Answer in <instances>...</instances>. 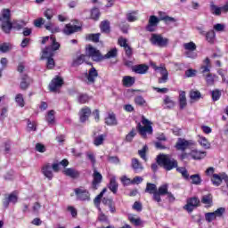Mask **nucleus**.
<instances>
[{
	"instance_id": "obj_19",
	"label": "nucleus",
	"mask_w": 228,
	"mask_h": 228,
	"mask_svg": "<svg viewBox=\"0 0 228 228\" xmlns=\"http://www.w3.org/2000/svg\"><path fill=\"white\" fill-rule=\"evenodd\" d=\"M156 72H159L162 76V77L159 78V83H167V81H168V71L167 70V68L159 66Z\"/></svg>"
},
{
	"instance_id": "obj_30",
	"label": "nucleus",
	"mask_w": 228,
	"mask_h": 228,
	"mask_svg": "<svg viewBox=\"0 0 228 228\" xmlns=\"http://www.w3.org/2000/svg\"><path fill=\"white\" fill-rule=\"evenodd\" d=\"M222 7H218V5L215 4L214 2L210 3V12L212 15L220 17V15H222Z\"/></svg>"
},
{
	"instance_id": "obj_9",
	"label": "nucleus",
	"mask_w": 228,
	"mask_h": 228,
	"mask_svg": "<svg viewBox=\"0 0 228 228\" xmlns=\"http://www.w3.org/2000/svg\"><path fill=\"white\" fill-rule=\"evenodd\" d=\"M168 193V183L163 184L159 187V190L153 195L152 199L155 202H161V195H167Z\"/></svg>"
},
{
	"instance_id": "obj_8",
	"label": "nucleus",
	"mask_w": 228,
	"mask_h": 228,
	"mask_svg": "<svg viewBox=\"0 0 228 228\" xmlns=\"http://www.w3.org/2000/svg\"><path fill=\"white\" fill-rule=\"evenodd\" d=\"M191 145H195V142L193 141H188L186 139L178 138L175 144V149L177 151H182V152H184V151H186V149H190Z\"/></svg>"
},
{
	"instance_id": "obj_63",
	"label": "nucleus",
	"mask_w": 228,
	"mask_h": 228,
	"mask_svg": "<svg viewBox=\"0 0 228 228\" xmlns=\"http://www.w3.org/2000/svg\"><path fill=\"white\" fill-rule=\"evenodd\" d=\"M136 136V132L134 130H132L129 134H126V142H133V138Z\"/></svg>"
},
{
	"instance_id": "obj_54",
	"label": "nucleus",
	"mask_w": 228,
	"mask_h": 228,
	"mask_svg": "<svg viewBox=\"0 0 228 228\" xmlns=\"http://www.w3.org/2000/svg\"><path fill=\"white\" fill-rule=\"evenodd\" d=\"M200 92L199 91H191L190 93V98L192 101H199V99H200Z\"/></svg>"
},
{
	"instance_id": "obj_17",
	"label": "nucleus",
	"mask_w": 228,
	"mask_h": 228,
	"mask_svg": "<svg viewBox=\"0 0 228 228\" xmlns=\"http://www.w3.org/2000/svg\"><path fill=\"white\" fill-rule=\"evenodd\" d=\"M92 115V110L88 107H84L79 111V119L80 122L85 123L86 120H88V118Z\"/></svg>"
},
{
	"instance_id": "obj_36",
	"label": "nucleus",
	"mask_w": 228,
	"mask_h": 228,
	"mask_svg": "<svg viewBox=\"0 0 228 228\" xmlns=\"http://www.w3.org/2000/svg\"><path fill=\"white\" fill-rule=\"evenodd\" d=\"M109 188L110 191H112V193H117V191H118V184L117 183V179L115 178V176H112L110 178Z\"/></svg>"
},
{
	"instance_id": "obj_31",
	"label": "nucleus",
	"mask_w": 228,
	"mask_h": 228,
	"mask_svg": "<svg viewBox=\"0 0 228 228\" xmlns=\"http://www.w3.org/2000/svg\"><path fill=\"white\" fill-rule=\"evenodd\" d=\"M201 202L206 205V208H211L213 206V196L211 194L204 195L201 198Z\"/></svg>"
},
{
	"instance_id": "obj_44",
	"label": "nucleus",
	"mask_w": 228,
	"mask_h": 228,
	"mask_svg": "<svg viewBox=\"0 0 228 228\" xmlns=\"http://www.w3.org/2000/svg\"><path fill=\"white\" fill-rule=\"evenodd\" d=\"M128 220L131 222V224H134V225H136L137 227L143 224L140 217H135L134 216H129Z\"/></svg>"
},
{
	"instance_id": "obj_33",
	"label": "nucleus",
	"mask_w": 228,
	"mask_h": 228,
	"mask_svg": "<svg viewBox=\"0 0 228 228\" xmlns=\"http://www.w3.org/2000/svg\"><path fill=\"white\" fill-rule=\"evenodd\" d=\"M106 189H103L99 195H97L94 200L95 208H98V211L101 212V200L102 197H104V192L106 191Z\"/></svg>"
},
{
	"instance_id": "obj_50",
	"label": "nucleus",
	"mask_w": 228,
	"mask_h": 228,
	"mask_svg": "<svg viewBox=\"0 0 228 228\" xmlns=\"http://www.w3.org/2000/svg\"><path fill=\"white\" fill-rule=\"evenodd\" d=\"M56 112L54 110H50L48 111L47 115H46V121L48 122V124H54V114Z\"/></svg>"
},
{
	"instance_id": "obj_29",
	"label": "nucleus",
	"mask_w": 228,
	"mask_h": 228,
	"mask_svg": "<svg viewBox=\"0 0 228 228\" xmlns=\"http://www.w3.org/2000/svg\"><path fill=\"white\" fill-rule=\"evenodd\" d=\"M214 186H220L222 184V181H224V173L218 175V174H214L212 175L211 179Z\"/></svg>"
},
{
	"instance_id": "obj_42",
	"label": "nucleus",
	"mask_w": 228,
	"mask_h": 228,
	"mask_svg": "<svg viewBox=\"0 0 228 228\" xmlns=\"http://www.w3.org/2000/svg\"><path fill=\"white\" fill-rule=\"evenodd\" d=\"M198 142L204 149H209L211 147V144L204 136H199Z\"/></svg>"
},
{
	"instance_id": "obj_4",
	"label": "nucleus",
	"mask_w": 228,
	"mask_h": 228,
	"mask_svg": "<svg viewBox=\"0 0 228 228\" xmlns=\"http://www.w3.org/2000/svg\"><path fill=\"white\" fill-rule=\"evenodd\" d=\"M86 56L91 58L93 61H102V60H104L101 51L97 50V48L94 47L92 45L86 46Z\"/></svg>"
},
{
	"instance_id": "obj_11",
	"label": "nucleus",
	"mask_w": 228,
	"mask_h": 228,
	"mask_svg": "<svg viewBox=\"0 0 228 228\" xmlns=\"http://www.w3.org/2000/svg\"><path fill=\"white\" fill-rule=\"evenodd\" d=\"M159 24V18L157 16L151 15L149 18L148 25L146 26V30L152 33V31H156V28Z\"/></svg>"
},
{
	"instance_id": "obj_7",
	"label": "nucleus",
	"mask_w": 228,
	"mask_h": 228,
	"mask_svg": "<svg viewBox=\"0 0 228 228\" xmlns=\"http://www.w3.org/2000/svg\"><path fill=\"white\" fill-rule=\"evenodd\" d=\"M77 195V200H81L82 202L90 201V191L85 187H78L75 190Z\"/></svg>"
},
{
	"instance_id": "obj_12",
	"label": "nucleus",
	"mask_w": 228,
	"mask_h": 228,
	"mask_svg": "<svg viewBox=\"0 0 228 228\" xmlns=\"http://www.w3.org/2000/svg\"><path fill=\"white\" fill-rule=\"evenodd\" d=\"M63 86V78L60 77H56L52 80V82L49 85V88L51 92H58L60 88Z\"/></svg>"
},
{
	"instance_id": "obj_37",
	"label": "nucleus",
	"mask_w": 228,
	"mask_h": 228,
	"mask_svg": "<svg viewBox=\"0 0 228 228\" xmlns=\"http://www.w3.org/2000/svg\"><path fill=\"white\" fill-rule=\"evenodd\" d=\"M164 104L166 106L165 108H167V110H172V108L175 107V102H174V100H172L170 96L164 97Z\"/></svg>"
},
{
	"instance_id": "obj_45",
	"label": "nucleus",
	"mask_w": 228,
	"mask_h": 228,
	"mask_svg": "<svg viewBox=\"0 0 228 228\" xmlns=\"http://www.w3.org/2000/svg\"><path fill=\"white\" fill-rule=\"evenodd\" d=\"M183 49L187 52L197 51V45L193 42L185 43L183 44Z\"/></svg>"
},
{
	"instance_id": "obj_15",
	"label": "nucleus",
	"mask_w": 228,
	"mask_h": 228,
	"mask_svg": "<svg viewBox=\"0 0 228 228\" xmlns=\"http://www.w3.org/2000/svg\"><path fill=\"white\" fill-rule=\"evenodd\" d=\"M99 76V72H97V69L95 68L92 67L88 73H86V77L87 79V85H94L95 83V78H97Z\"/></svg>"
},
{
	"instance_id": "obj_25",
	"label": "nucleus",
	"mask_w": 228,
	"mask_h": 228,
	"mask_svg": "<svg viewBox=\"0 0 228 228\" xmlns=\"http://www.w3.org/2000/svg\"><path fill=\"white\" fill-rule=\"evenodd\" d=\"M190 156L191 159H204V157L206 156V151H200L199 150H192L190 152Z\"/></svg>"
},
{
	"instance_id": "obj_46",
	"label": "nucleus",
	"mask_w": 228,
	"mask_h": 228,
	"mask_svg": "<svg viewBox=\"0 0 228 228\" xmlns=\"http://www.w3.org/2000/svg\"><path fill=\"white\" fill-rule=\"evenodd\" d=\"M104 138H106V135L101 134L96 137H94V143L96 147H99V145H102L104 143Z\"/></svg>"
},
{
	"instance_id": "obj_35",
	"label": "nucleus",
	"mask_w": 228,
	"mask_h": 228,
	"mask_svg": "<svg viewBox=\"0 0 228 228\" xmlns=\"http://www.w3.org/2000/svg\"><path fill=\"white\" fill-rule=\"evenodd\" d=\"M146 193H150L151 195H155L158 193V187L154 183H148L146 184V189H145Z\"/></svg>"
},
{
	"instance_id": "obj_40",
	"label": "nucleus",
	"mask_w": 228,
	"mask_h": 228,
	"mask_svg": "<svg viewBox=\"0 0 228 228\" xmlns=\"http://www.w3.org/2000/svg\"><path fill=\"white\" fill-rule=\"evenodd\" d=\"M216 37V34L215 33V30H210L206 33V40L208 42V44H215Z\"/></svg>"
},
{
	"instance_id": "obj_39",
	"label": "nucleus",
	"mask_w": 228,
	"mask_h": 228,
	"mask_svg": "<svg viewBox=\"0 0 228 228\" xmlns=\"http://www.w3.org/2000/svg\"><path fill=\"white\" fill-rule=\"evenodd\" d=\"M117 54H118V50L117 48L110 49L107 54L103 56V60H110V58H117Z\"/></svg>"
},
{
	"instance_id": "obj_38",
	"label": "nucleus",
	"mask_w": 228,
	"mask_h": 228,
	"mask_svg": "<svg viewBox=\"0 0 228 228\" xmlns=\"http://www.w3.org/2000/svg\"><path fill=\"white\" fill-rule=\"evenodd\" d=\"M100 29L102 33H110V31H111L110 27V21L108 20L102 21L100 25Z\"/></svg>"
},
{
	"instance_id": "obj_34",
	"label": "nucleus",
	"mask_w": 228,
	"mask_h": 228,
	"mask_svg": "<svg viewBox=\"0 0 228 228\" xmlns=\"http://www.w3.org/2000/svg\"><path fill=\"white\" fill-rule=\"evenodd\" d=\"M132 168L134 172L138 173L141 172V170H143V166H142V163H140L138 159H132Z\"/></svg>"
},
{
	"instance_id": "obj_5",
	"label": "nucleus",
	"mask_w": 228,
	"mask_h": 228,
	"mask_svg": "<svg viewBox=\"0 0 228 228\" xmlns=\"http://www.w3.org/2000/svg\"><path fill=\"white\" fill-rule=\"evenodd\" d=\"M142 124L143 125V126H142ZM142 124L139 123L137 125V129L140 134H142L143 138H145L147 134H152V126L151 125V121L142 117Z\"/></svg>"
},
{
	"instance_id": "obj_59",
	"label": "nucleus",
	"mask_w": 228,
	"mask_h": 228,
	"mask_svg": "<svg viewBox=\"0 0 228 228\" xmlns=\"http://www.w3.org/2000/svg\"><path fill=\"white\" fill-rule=\"evenodd\" d=\"M224 213H225V208H219L216 211H214L216 218H220L221 216H223Z\"/></svg>"
},
{
	"instance_id": "obj_2",
	"label": "nucleus",
	"mask_w": 228,
	"mask_h": 228,
	"mask_svg": "<svg viewBox=\"0 0 228 228\" xmlns=\"http://www.w3.org/2000/svg\"><path fill=\"white\" fill-rule=\"evenodd\" d=\"M157 163L160 167H163L165 170H173V168H177V160L172 159L170 155H159L157 157Z\"/></svg>"
},
{
	"instance_id": "obj_53",
	"label": "nucleus",
	"mask_w": 228,
	"mask_h": 228,
	"mask_svg": "<svg viewBox=\"0 0 228 228\" xmlns=\"http://www.w3.org/2000/svg\"><path fill=\"white\" fill-rule=\"evenodd\" d=\"M101 17V12H99L98 8H94L91 11V19H94V20H97Z\"/></svg>"
},
{
	"instance_id": "obj_21",
	"label": "nucleus",
	"mask_w": 228,
	"mask_h": 228,
	"mask_svg": "<svg viewBox=\"0 0 228 228\" xmlns=\"http://www.w3.org/2000/svg\"><path fill=\"white\" fill-rule=\"evenodd\" d=\"M134 81H136L134 77L125 76V77H123V79H122V85H123V86H126V88H131V86H133L134 85Z\"/></svg>"
},
{
	"instance_id": "obj_6",
	"label": "nucleus",
	"mask_w": 228,
	"mask_h": 228,
	"mask_svg": "<svg viewBox=\"0 0 228 228\" xmlns=\"http://www.w3.org/2000/svg\"><path fill=\"white\" fill-rule=\"evenodd\" d=\"M150 42H151L152 45H156L157 47H167L170 40L167 37H163L161 34H151Z\"/></svg>"
},
{
	"instance_id": "obj_49",
	"label": "nucleus",
	"mask_w": 228,
	"mask_h": 228,
	"mask_svg": "<svg viewBox=\"0 0 228 228\" xmlns=\"http://www.w3.org/2000/svg\"><path fill=\"white\" fill-rule=\"evenodd\" d=\"M101 37V34L100 33H96V34H89L86 36V39L87 40H91V42H99V38Z\"/></svg>"
},
{
	"instance_id": "obj_55",
	"label": "nucleus",
	"mask_w": 228,
	"mask_h": 228,
	"mask_svg": "<svg viewBox=\"0 0 228 228\" xmlns=\"http://www.w3.org/2000/svg\"><path fill=\"white\" fill-rule=\"evenodd\" d=\"M206 79L207 85H214L215 83V77L211 75V73H208L207 75H203Z\"/></svg>"
},
{
	"instance_id": "obj_3",
	"label": "nucleus",
	"mask_w": 228,
	"mask_h": 228,
	"mask_svg": "<svg viewBox=\"0 0 228 228\" xmlns=\"http://www.w3.org/2000/svg\"><path fill=\"white\" fill-rule=\"evenodd\" d=\"M12 11L10 9H3L0 15V20L2 21V30L4 33H10V28H12Z\"/></svg>"
},
{
	"instance_id": "obj_64",
	"label": "nucleus",
	"mask_w": 228,
	"mask_h": 228,
	"mask_svg": "<svg viewBox=\"0 0 228 228\" xmlns=\"http://www.w3.org/2000/svg\"><path fill=\"white\" fill-rule=\"evenodd\" d=\"M220 95H222V94L218 90L213 91L212 92L213 101H218L220 99Z\"/></svg>"
},
{
	"instance_id": "obj_10",
	"label": "nucleus",
	"mask_w": 228,
	"mask_h": 228,
	"mask_svg": "<svg viewBox=\"0 0 228 228\" xmlns=\"http://www.w3.org/2000/svg\"><path fill=\"white\" fill-rule=\"evenodd\" d=\"M200 204V200L198 198H190L187 200V204L184 206V209L189 213H191L195 209V208L199 207Z\"/></svg>"
},
{
	"instance_id": "obj_51",
	"label": "nucleus",
	"mask_w": 228,
	"mask_h": 228,
	"mask_svg": "<svg viewBox=\"0 0 228 228\" xmlns=\"http://www.w3.org/2000/svg\"><path fill=\"white\" fill-rule=\"evenodd\" d=\"M192 184H200L202 183V179H200V175H192L190 176Z\"/></svg>"
},
{
	"instance_id": "obj_58",
	"label": "nucleus",
	"mask_w": 228,
	"mask_h": 228,
	"mask_svg": "<svg viewBox=\"0 0 228 228\" xmlns=\"http://www.w3.org/2000/svg\"><path fill=\"white\" fill-rule=\"evenodd\" d=\"M177 172H179V174H182L183 177H184V179H189L190 175L188 174V170H186L184 167H178L176 168Z\"/></svg>"
},
{
	"instance_id": "obj_43",
	"label": "nucleus",
	"mask_w": 228,
	"mask_h": 228,
	"mask_svg": "<svg viewBox=\"0 0 228 228\" xmlns=\"http://www.w3.org/2000/svg\"><path fill=\"white\" fill-rule=\"evenodd\" d=\"M15 102L20 106V108H24L25 102H24V95L22 94H18L15 96Z\"/></svg>"
},
{
	"instance_id": "obj_32",
	"label": "nucleus",
	"mask_w": 228,
	"mask_h": 228,
	"mask_svg": "<svg viewBox=\"0 0 228 228\" xmlns=\"http://www.w3.org/2000/svg\"><path fill=\"white\" fill-rule=\"evenodd\" d=\"M105 124H107V126H117L118 123L117 122V118L115 117V114L110 113L105 118Z\"/></svg>"
},
{
	"instance_id": "obj_60",
	"label": "nucleus",
	"mask_w": 228,
	"mask_h": 228,
	"mask_svg": "<svg viewBox=\"0 0 228 228\" xmlns=\"http://www.w3.org/2000/svg\"><path fill=\"white\" fill-rule=\"evenodd\" d=\"M121 183L124 184V186H129L133 184V180L131 178H127V176L124 175L121 177Z\"/></svg>"
},
{
	"instance_id": "obj_57",
	"label": "nucleus",
	"mask_w": 228,
	"mask_h": 228,
	"mask_svg": "<svg viewBox=\"0 0 228 228\" xmlns=\"http://www.w3.org/2000/svg\"><path fill=\"white\" fill-rule=\"evenodd\" d=\"M205 219L208 223L213 222V220H216V216H215V212L206 213L205 214Z\"/></svg>"
},
{
	"instance_id": "obj_28",
	"label": "nucleus",
	"mask_w": 228,
	"mask_h": 228,
	"mask_svg": "<svg viewBox=\"0 0 228 228\" xmlns=\"http://www.w3.org/2000/svg\"><path fill=\"white\" fill-rule=\"evenodd\" d=\"M134 72L135 74H146L147 70H149V66L145 64H139L133 68Z\"/></svg>"
},
{
	"instance_id": "obj_1",
	"label": "nucleus",
	"mask_w": 228,
	"mask_h": 228,
	"mask_svg": "<svg viewBox=\"0 0 228 228\" xmlns=\"http://www.w3.org/2000/svg\"><path fill=\"white\" fill-rule=\"evenodd\" d=\"M50 40L52 45L43 50L42 58L47 60V69H54V59H53V56H54V51L60 49V43L56 42V37H51Z\"/></svg>"
},
{
	"instance_id": "obj_24",
	"label": "nucleus",
	"mask_w": 228,
	"mask_h": 228,
	"mask_svg": "<svg viewBox=\"0 0 228 228\" xmlns=\"http://www.w3.org/2000/svg\"><path fill=\"white\" fill-rule=\"evenodd\" d=\"M32 80L29 77H28L27 75H23L21 77V82L20 84V88L21 90H27L28 86H29V85H31Z\"/></svg>"
},
{
	"instance_id": "obj_47",
	"label": "nucleus",
	"mask_w": 228,
	"mask_h": 228,
	"mask_svg": "<svg viewBox=\"0 0 228 228\" xmlns=\"http://www.w3.org/2000/svg\"><path fill=\"white\" fill-rule=\"evenodd\" d=\"M148 147L147 145L143 146L142 150L138 151V154L140 156V158H142V159H143V161H147V151H148Z\"/></svg>"
},
{
	"instance_id": "obj_16",
	"label": "nucleus",
	"mask_w": 228,
	"mask_h": 228,
	"mask_svg": "<svg viewBox=\"0 0 228 228\" xmlns=\"http://www.w3.org/2000/svg\"><path fill=\"white\" fill-rule=\"evenodd\" d=\"M42 174L49 179V181L53 180V177H54V175L53 174V167L51 164H45L42 167Z\"/></svg>"
},
{
	"instance_id": "obj_22",
	"label": "nucleus",
	"mask_w": 228,
	"mask_h": 228,
	"mask_svg": "<svg viewBox=\"0 0 228 228\" xmlns=\"http://www.w3.org/2000/svg\"><path fill=\"white\" fill-rule=\"evenodd\" d=\"M203 63L204 65L200 67V70L201 74H203V76H206V73L208 72V74H209V71L211 70V61L209 60V58H206Z\"/></svg>"
},
{
	"instance_id": "obj_23",
	"label": "nucleus",
	"mask_w": 228,
	"mask_h": 228,
	"mask_svg": "<svg viewBox=\"0 0 228 228\" xmlns=\"http://www.w3.org/2000/svg\"><path fill=\"white\" fill-rule=\"evenodd\" d=\"M64 175H67L68 177H71V179H77L79 177L80 174L79 171L74 169V168H66L63 171Z\"/></svg>"
},
{
	"instance_id": "obj_62",
	"label": "nucleus",
	"mask_w": 228,
	"mask_h": 228,
	"mask_svg": "<svg viewBox=\"0 0 228 228\" xmlns=\"http://www.w3.org/2000/svg\"><path fill=\"white\" fill-rule=\"evenodd\" d=\"M134 102L137 104V106H143V104H145V99H143L142 96H136L134 98Z\"/></svg>"
},
{
	"instance_id": "obj_61",
	"label": "nucleus",
	"mask_w": 228,
	"mask_h": 228,
	"mask_svg": "<svg viewBox=\"0 0 228 228\" xmlns=\"http://www.w3.org/2000/svg\"><path fill=\"white\" fill-rule=\"evenodd\" d=\"M10 49H12V45H10V44L4 43L2 45H0L1 53H8V51H10Z\"/></svg>"
},
{
	"instance_id": "obj_52",
	"label": "nucleus",
	"mask_w": 228,
	"mask_h": 228,
	"mask_svg": "<svg viewBox=\"0 0 228 228\" xmlns=\"http://www.w3.org/2000/svg\"><path fill=\"white\" fill-rule=\"evenodd\" d=\"M214 30L216 31L217 33H222L225 31V24L216 23V25H214Z\"/></svg>"
},
{
	"instance_id": "obj_41",
	"label": "nucleus",
	"mask_w": 228,
	"mask_h": 228,
	"mask_svg": "<svg viewBox=\"0 0 228 228\" xmlns=\"http://www.w3.org/2000/svg\"><path fill=\"white\" fill-rule=\"evenodd\" d=\"M126 20H128V22H135V20H138V12L134 11L132 12L127 13Z\"/></svg>"
},
{
	"instance_id": "obj_13",
	"label": "nucleus",
	"mask_w": 228,
	"mask_h": 228,
	"mask_svg": "<svg viewBox=\"0 0 228 228\" xmlns=\"http://www.w3.org/2000/svg\"><path fill=\"white\" fill-rule=\"evenodd\" d=\"M118 44L120 47H124L126 56L131 57L133 55V49L127 44V40L125 37H119L118 39Z\"/></svg>"
},
{
	"instance_id": "obj_26",
	"label": "nucleus",
	"mask_w": 228,
	"mask_h": 228,
	"mask_svg": "<svg viewBox=\"0 0 228 228\" xmlns=\"http://www.w3.org/2000/svg\"><path fill=\"white\" fill-rule=\"evenodd\" d=\"M88 59V56L85 54L78 55L72 62V67H79V65H83L85 61Z\"/></svg>"
},
{
	"instance_id": "obj_20",
	"label": "nucleus",
	"mask_w": 228,
	"mask_h": 228,
	"mask_svg": "<svg viewBox=\"0 0 228 228\" xmlns=\"http://www.w3.org/2000/svg\"><path fill=\"white\" fill-rule=\"evenodd\" d=\"M178 102H179L180 110H184V108H186V106L188 105V102L186 100V92L184 91L179 92Z\"/></svg>"
},
{
	"instance_id": "obj_27",
	"label": "nucleus",
	"mask_w": 228,
	"mask_h": 228,
	"mask_svg": "<svg viewBox=\"0 0 228 228\" xmlns=\"http://www.w3.org/2000/svg\"><path fill=\"white\" fill-rule=\"evenodd\" d=\"M93 178V186H97V184H100L102 181V175H101L95 167H94Z\"/></svg>"
},
{
	"instance_id": "obj_48",
	"label": "nucleus",
	"mask_w": 228,
	"mask_h": 228,
	"mask_svg": "<svg viewBox=\"0 0 228 228\" xmlns=\"http://www.w3.org/2000/svg\"><path fill=\"white\" fill-rule=\"evenodd\" d=\"M56 12H54V9H46L44 12V16L47 18L48 20H51L53 17H54Z\"/></svg>"
},
{
	"instance_id": "obj_18",
	"label": "nucleus",
	"mask_w": 228,
	"mask_h": 228,
	"mask_svg": "<svg viewBox=\"0 0 228 228\" xmlns=\"http://www.w3.org/2000/svg\"><path fill=\"white\" fill-rule=\"evenodd\" d=\"M26 24V21H24L23 20H13L12 21H11L10 31H12V29L20 31V29H22V28H24Z\"/></svg>"
},
{
	"instance_id": "obj_14",
	"label": "nucleus",
	"mask_w": 228,
	"mask_h": 228,
	"mask_svg": "<svg viewBox=\"0 0 228 228\" xmlns=\"http://www.w3.org/2000/svg\"><path fill=\"white\" fill-rule=\"evenodd\" d=\"M77 31H81V27L77 25H72V23L66 24L62 29V33L67 36L73 35V33H77Z\"/></svg>"
},
{
	"instance_id": "obj_56",
	"label": "nucleus",
	"mask_w": 228,
	"mask_h": 228,
	"mask_svg": "<svg viewBox=\"0 0 228 228\" xmlns=\"http://www.w3.org/2000/svg\"><path fill=\"white\" fill-rule=\"evenodd\" d=\"M90 101V97L87 94H80L78 96V102L80 104H86Z\"/></svg>"
}]
</instances>
